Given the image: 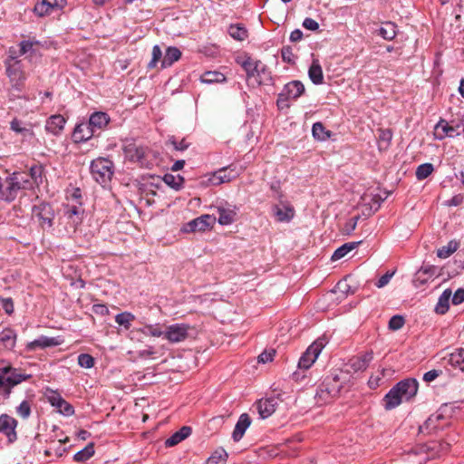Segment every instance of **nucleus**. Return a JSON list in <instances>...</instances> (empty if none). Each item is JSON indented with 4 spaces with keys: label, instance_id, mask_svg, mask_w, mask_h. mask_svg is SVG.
<instances>
[{
    "label": "nucleus",
    "instance_id": "obj_48",
    "mask_svg": "<svg viewBox=\"0 0 464 464\" xmlns=\"http://www.w3.org/2000/svg\"><path fill=\"white\" fill-rule=\"evenodd\" d=\"M197 220H198V227L199 228V231H204L207 228L212 227L216 218L210 215H202V216L197 218Z\"/></svg>",
    "mask_w": 464,
    "mask_h": 464
},
{
    "label": "nucleus",
    "instance_id": "obj_42",
    "mask_svg": "<svg viewBox=\"0 0 464 464\" xmlns=\"http://www.w3.org/2000/svg\"><path fill=\"white\" fill-rule=\"evenodd\" d=\"M145 336L160 337L163 336V325L160 323L145 324L141 327Z\"/></svg>",
    "mask_w": 464,
    "mask_h": 464
},
{
    "label": "nucleus",
    "instance_id": "obj_28",
    "mask_svg": "<svg viewBox=\"0 0 464 464\" xmlns=\"http://www.w3.org/2000/svg\"><path fill=\"white\" fill-rule=\"evenodd\" d=\"M180 57L181 52L179 48L174 46L168 47L161 61V67L167 68L171 66L175 62L179 61Z\"/></svg>",
    "mask_w": 464,
    "mask_h": 464
},
{
    "label": "nucleus",
    "instance_id": "obj_13",
    "mask_svg": "<svg viewBox=\"0 0 464 464\" xmlns=\"http://www.w3.org/2000/svg\"><path fill=\"white\" fill-rule=\"evenodd\" d=\"M346 381L347 373L339 371L338 372H332L331 375L325 377L321 385L324 386L332 393V396L337 397Z\"/></svg>",
    "mask_w": 464,
    "mask_h": 464
},
{
    "label": "nucleus",
    "instance_id": "obj_4",
    "mask_svg": "<svg viewBox=\"0 0 464 464\" xmlns=\"http://www.w3.org/2000/svg\"><path fill=\"white\" fill-rule=\"evenodd\" d=\"M30 378V374L21 373L11 366L0 368V394L8 396L14 386Z\"/></svg>",
    "mask_w": 464,
    "mask_h": 464
},
{
    "label": "nucleus",
    "instance_id": "obj_62",
    "mask_svg": "<svg viewBox=\"0 0 464 464\" xmlns=\"http://www.w3.org/2000/svg\"><path fill=\"white\" fill-rule=\"evenodd\" d=\"M169 141L173 145L175 150L180 151L187 150L189 146V143L185 139H182L181 140L178 141L173 138Z\"/></svg>",
    "mask_w": 464,
    "mask_h": 464
},
{
    "label": "nucleus",
    "instance_id": "obj_30",
    "mask_svg": "<svg viewBox=\"0 0 464 464\" xmlns=\"http://www.w3.org/2000/svg\"><path fill=\"white\" fill-rule=\"evenodd\" d=\"M312 134L315 140L325 141L332 137L333 132L329 130H326L324 124L318 121L313 124Z\"/></svg>",
    "mask_w": 464,
    "mask_h": 464
},
{
    "label": "nucleus",
    "instance_id": "obj_56",
    "mask_svg": "<svg viewBox=\"0 0 464 464\" xmlns=\"http://www.w3.org/2000/svg\"><path fill=\"white\" fill-rule=\"evenodd\" d=\"M27 175V179L30 178L33 179L34 184H38L42 179V169L39 166H33L30 169L29 174Z\"/></svg>",
    "mask_w": 464,
    "mask_h": 464
},
{
    "label": "nucleus",
    "instance_id": "obj_38",
    "mask_svg": "<svg viewBox=\"0 0 464 464\" xmlns=\"http://www.w3.org/2000/svg\"><path fill=\"white\" fill-rule=\"evenodd\" d=\"M218 222L221 225H230L235 221L236 212L229 208H218Z\"/></svg>",
    "mask_w": 464,
    "mask_h": 464
},
{
    "label": "nucleus",
    "instance_id": "obj_29",
    "mask_svg": "<svg viewBox=\"0 0 464 464\" xmlns=\"http://www.w3.org/2000/svg\"><path fill=\"white\" fill-rule=\"evenodd\" d=\"M308 76L314 84L324 82V73L318 60H314L308 70Z\"/></svg>",
    "mask_w": 464,
    "mask_h": 464
},
{
    "label": "nucleus",
    "instance_id": "obj_23",
    "mask_svg": "<svg viewBox=\"0 0 464 464\" xmlns=\"http://www.w3.org/2000/svg\"><path fill=\"white\" fill-rule=\"evenodd\" d=\"M272 211L278 222H289L295 216V209L288 203L275 205Z\"/></svg>",
    "mask_w": 464,
    "mask_h": 464
},
{
    "label": "nucleus",
    "instance_id": "obj_55",
    "mask_svg": "<svg viewBox=\"0 0 464 464\" xmlns=\"http://www.w3.org/2000/svg\"><path fill=\"white\" fill-rule=\"evenodd\" d=\"M162 52L159 45H154L152 48V58L149 63V68H154L157 63L161 59Z\"/></svg>",
    "mask_w": 464,
    "mask_h": 464
},
{
    "label": "nucleus",
    "instance_id": "obj_45",
    "mask_svg": "<svg viewBox=\"0 0 464 464\" xmlns=\"http://www.w3.org/2000/svg\"><path fill=\"white\" fill-rule=\"evenodd\" d=\"M358 243H346L338 247L332 256V260H339L346 256L350 251H352Z\"/></svg>",
    "mask_w": 464,
    "mask_h": 464
},
{
    "label": "nucleus",
    "instance_id": "obj_24",
    "mask_svg": "<svg viewBox=\"0 0 464 464\" xmlns=\"http://www.w3.org/2000/svg\"><path fill=\"white\" fill-rule=\"evenodd\" d=\"M96 135L92 128L87 123H79L75 126L73 132H72V140L76 143H81L89 140Z\"/></svg>",
    "mask_w": 464,
    "mask_h": 464
},
{
    "label": "nucleus",
    "instance_id": "obj_52",
    "mask_svg": "<svg viewBox=\"0 0 464 464\" xmlns=\"http://www.w3.org/2000/svg\"><path fill=\"white\" fill-rule=\"evenodd\" d=\"M47 400L51 403L52 406L57 409L58 406L64 400L61 394L55 391H50L47 394Z\"/></svg>",
    "mask_w": 464,
    "mask_h": 464
},
{
    "label": "nucleus",
    "instance_id": "obj_25",
    "mask_svg": "<svg viewBox=\"0 0 464 464\" xmlns=\"http://www.w3.org/2000/svg\"><path fill=\"white\" fill-rule=\"evenodd\" d=\"M251 424V419L247 413H243L239 416L238 420L235 426L232 433V438L235 441H239L244 436L246 429Z\"/></svg>",
    "mask_w": 464,
    "mask_h": 464
},
{
    "label": "nucleus",
    "instance_id": "obj_27",
    "mask_svg": "<svg viewBox=\"0 0 464 464\" xmlns=\"http://www.w3.org/2000/svg\"><path fill=\"white\" fill-rule=\"evenodd\" d=\"M190 433L191 428L183 426L179 430L176 431L169 439L166 440L165 445L167 447H173L187 439Z\"/></svg>",
    "mask_w": 464,
    "mask_h": 464
},
{
    "label": "nucleus",
    "instance_id": "obj_50",
    "mask_svg": "<svg viewBox=\"0 0 464 464\" xmlns=\"http://www.w3.org/2000/svg\"><path fill=\"white\" fill-rule=\"evenodd\" d=\"M78 364L86 369L92 368L94 366V358L88 353H81L78 356Z\"/></svg>",
    "mask_w": 464,
    "mask_h": 464
},
{
    "label": "nucleus",
    "instance_id": "obj_20",
    "mask_svg": "<svg viewBox=\"0 0 464 464\" xmlns=\"http://www.w3.org/2000/svg\"><path fill=\"white\" fill-rule=\"evenodd\" d=\"M65 122L66 120L63 115H52L46 121L45 130L54 136H58L64 129Z\"/></svg>",
    "mask_w": 464,
    "mask_h": 464
},
{
    "label": "nucleus",
    "instance_id": "obj_18",
    "mask_svg": "<svg viewBox=\"0 0 464 464\" xmlns=\"http://www.w3.org/2000/svg\"><path fill=\"white\" fill-rule=\"evenodd\" d=\"M398 392L405 401H409L416 395L418 392V382L415 379H405L396 384Z\"/></svg>",
    "mask_w": 464,
    "mask_h": 464
},
{
    "label": "nucleus",
    "instance_id": "obj_63",
    "mask_svg": "<svg viewBox=\"0 0 464 464\" xmlns=\"http://www.w3.org/2000/svg\"><path fill=\"white\" fill-rule=\"evenodd\" d=\"M303 26L310 31H316L319 28V24L313 18L306 17L303 22Z\"/></svg>",
    "mask_w": 464,
    "mask_h": 464
},
{
    "label": "nucleus",
    "instance_id": "obj_15",
    "mask_svg": "<svg viewBox=\"0 0 464 464\" xmlns=\"http://www.w3.org/2000/svg\"><path fill=\"white\" fill-rule=\"evenodd\" d=\"M373 358L372 352H366L364 353L358 354L356 356L349 359L348 362L345 364V372H357L361 371H364L369 366V363L372 362Z\"/></svg>",
    "mask_w": 464,
    "mask_h": 464
},
{
    "label": "nucleus",
    "instance_id": "obj_53",
    "mask_svg": "<svg viewBox=\"0 0 464 464\" xmlns=\"http://www.w3.org/2000/svg\"><path fill=\"white\" fill-rule=\"evenodd\" d=\"M404 318L401 315H393L389 321V328L396 331L404 325Z\"/></svg>",
    "mask_w": 464,
    "mask_h": 464
},
{
    "label": "nucleus",
    "instance_id": "obj_58",
    "mask_svg": "<svg viewBox=\"0 0 464 464\" xmlns=\"http://www.w3.org/2000/svg\"><path fill=\"white\" fill-rule=\"evenodd\" d=\"M281 55L284 62L288 63H295V55L293 53L292 48L289 46L283 47L281 50Z\"/></svg>",
    "mask_w": 464,
    "mask_h": 464
},
{
    "label": "nucleus",
    "instance_id": "obj_41",
    "mask_svg": "<svg viewBox=\"0 0 464 464\" xmlns=\"http://www.w3.org/2000/svg\"><path fill=\"white\" fill-rule=\"evenodd\" d=\"M53 10L52 4H50V1L48 0H41L37 2L34 8V14L40 17L50 14Z\"/></svg>",
    "mask_w": 464,
    "mask_h": 464
},
{
    "label": "nucleus",
    "instance_id": "obj_31",
    "mask_svg": "<svg viewBox=\"0 0 464 464\" xmlns=\"http://www.w3.org/2000/svg\"><path fill=\"white\" fill-rule=\"evenodd\" d=\"M451 290L446 289L439 297L438 303L435 306V312L439 314H444L450 308V299L451 297Z\"/></svg>",
    "mask_w": 464,
    "mask_h": 464
},
{
    "label": "nucleus",
    "instance_id": "obj_51",
    "mask_svg": "<svg viewBox=\"0 0 464 464\" xmlns=\"http://www.w3.org/2000/svg\"><path fill=\"white\" fill-rule=\"evenodd\" d=\"M17 414L23 419H27L31 414V404L28 401H23L16 408Z\"/></svg>",
    "mask_w": 464,
    "mask_h": 464
},
{
    "label": "nucleus",
    "instance_id": "obj_8",
    "mask_svg": "<svg viewBox=\"0 0 464 464\" xmlns=\"http://www.w3.org/2000/svg\"><path fill=\"white\" fill-rule=\"evenodd\" d=\"M304 92V86L300 81L286 83L278 95L277 105L280 108L289 107L288 102L298 99Z\"/></svg>",
    "mask_w": 464,
    "mask_h": 464
},
{
    "label": "nucleus",
    "instance_id": "obj_7",
    "mask_svg": "<svg viewBox=\"0 0 464 464\" xmlns=\"http://www.w3.org/2000/svg\"><path fill=\"white\" fill-rule=\"evenodd\" d=\"M464 117V115H463ZM435 136L437 140L445 137L454 138L464 133V118L460 121H450L440 119L435 126Z\"/></svg>",
    "mask_w": 464,
    "mask_h": 464
},
{
    "label": "nucleus",
    "instance_id": "obj_22",
    "mask_svg": "<svg viewBox=\"0 0 464 464\" xmlns=\"http://www.w3.org/2000/svg\"><path fill=\"white\" fill-rule=\"evenodd\" d=\"M111 119L106 112H93L89 119L88 124L96 134L97 131L102 130L110 122Z\"/></svg>",
    "mask_w": 464,
    "mask_h": 464
},
{
    "label": "nucleus",
    "instance_id": "obj_1",
    "mask_svg": "<svg viewBox=\"0 0 464 464\" xmlns=\"http://www.w3.org/2000/svg\"><path fill=\"white\" fill-rule=\"evenodd\" d=\"M5 67L6 76L11 84L8 91L9 100L14 101L20 98L29 100L28 97L19 94L24 88L27 76L22 61L17 59L16 51L13 48L9 49L8 57L5 61Z\"/></svg>",
    "mask_w": 464,
    "mask_h": 464
},
{
    "label": "nucleus",
    "instance_id": "obj_40",
    "mask_svg": "<svg viewBox=\"0 0 464 464\" xmlns=\"http://www.w3.org/2000/svg\"><path fill=\"white\" fill-rule=\"evenodd\" d=\"M163 181L169 186L170 188L179 190L182 188L184 183V178L179 175H173L170 173H167L163 177Z\"/></svg>",
    "mask_w": 464,
    "mask_h": 464
},
{
    "label": "nucleus",
    "instance_id": "obj_43",
    "mask_svg": "<svg viewBox=\"0 0 464 464\" xmlns=\"http://www.w3.org/2000/svg\"><path fill=\"white\" fill-rule=\"evenodd\" d=\"M94 444L91 442L82 450L75 453L73 456V459L78 462H84L88 460L91 457H92L94 455Z\"/></svg>",
    "mask_w": 464,
    "mask_h": 464
},
{
    "label": "nucleus",
    "instance_id": "obj_11",
    "mask_svg": "<svg viewBox=\"0 0 464 464\" xmlns=\"http://www.w3.org/2000/svg\"><path fill=\"white\" fill-rule=\"evenodd\" d=\"M190 327L186 324H173L163 329V337L171 343H181L188 336Z\"/></svg>",
    "mask_w": 464,
    "mask_h": 464
},
{
    "label": "nucleus",
    "instance_id": "obj_60",
    "mask_svg": "<svg viewBox=\"0 0 464 464\" xmlns=\"http://www.w3.org/2000/svg\"><path fill=\"white\" fill-rule=\"evenodd\" d=\"M38 44L37 41H22L20 43V51H19V54L20 55H24L25 53H27L28 52H31L32 49H33V46L34 44Z\"/></svg>",
    "mask_w": 464,
    "mask_h": 464
},
{
    "label": "nucleus",
    "instance_id": "obj_59",
    "mask_svg": "<svg viewBox=\"0 0 464 464\" xmlns=\"http://www.w3.org/2000/svg\"><path fill=\"white\" fill-rule=\"evenodd\" d=\"M128 336L131 341L142 342L145 334H143L141 327H140L130 330Z\"/></svg>",
    "mask_w": 464,
    "mask_h": 464
},
{
    "label": "nucleus",
    "instance_id": "obj_54",
    "mask_svg": "<svg viewBox=\"0 0 464 464\" xmlns=\"http://www.w3.org/2000/svg\"><path fill=\"white\" fill-rule=\"evenodd\" d=\"M57 411L64 416H72L74 414V409L72 404L67 402L65 400L62 401L60 406L57 407Z\"/></svg>",
    "mask_w": 464,
    "mask_h": 464
},
{
    "label": "nucleus",
    "instance_id": "obj_16",
    "mask_svg": "<svg viewBox=\"0 0 464 464\" xmlns=\"http://www.w3.org/2000/svg\"><path fill=\"white\" fill-rule=\"evenodd\" d=\"M17 426V420L7 415H0V432L5 434L9 442H14L17 440V434L15 428Z\"/></svg>",
    "mask_w": 464,
    "mask_h": 464
},
{
    "label": "nucleus",
    "instance_id": "obj_32",
    "mask_svg": "<svg viewBox=\"0 0 464 464\" xmlns=\"http://www.w3.org/2000/svg\"><path fill=\"white\" fill-rule=\"evenodd\" d=\"M15 339L16 334L10 328H5L0 332V344H2L6 349L11 350L14 347Z\"/></svg>",
    "mask_w": 464,
    "mask_h": 464
},
{
    "label": "nucleus",
    "instance_id": "obj_33",
    "mask_svg": "<svg viewBox=\"0 0 464 464\" xmlns=\"http://www.w3.org/2000/svg\"><path fill=\"white\" fill-rule=\"evenodd\" d=\"M200 81L207 84L219 83L226 82V76L218 71H208L200 76Z\"/></svg>",
    "mask_w": 464,
    "mask_h": 464
},
{
    "label": "nucleus",
    "instance_id": "obj_21",
    "mask_svg": "<svg viewBox=\"0 0 464 464\" xmlns=\"http://www.w3.org/2000/svg\"><path fill=\"white\" fill-rule=\"evenodd\" d=\"M10 130L16 134H20L23 139H31L34 136L32 124L25 123L17 118H14L11 121Z\"/></svg>",
    "mask_w": 464,
    "mask_h": 464
},
{
    "label": "nucleus",
    "instance_id": "obj_19",
    "mask_svg": "<svg viewBox=\"0 0 464 464\" xmlns=\"http://www.w3.org/2000/svg\"><path fill=\"white\" fill-rule=\"evenodd\" d=\"M443 419L444 417L440 413L431 414L426 421L420 426V432L430 434L442 429L444 424H440V420Z\"/></svg>",
    "mask_w": 464,
    "mask_h": 464
},
{
    "label": "nucleus",
    "instance_id": "obj_17",
    "mask_svg": "<svg viewBox=\"0 0 464 464\" xmlns=\"http://www.w3.org/2000/svg\"><path fill=\"white\" fill-rule=\"evenodd\" d=\"M63 341L60 337H48L44 335L39 336L37 339L29 342L26 344V350L29 352L35 351L37 349H45L48 347H54L62 344Z\"/></svg>",
    "mask_w": 464,
    "mask_h": 464
},
{
    "label": "nucleus",
    "instance_id": "obj_39",
    "mask_svg": "<svg viewBox=\"0 0 464 464\" xmlns=\"http://www.w3.org/2000/svg\"><path fill=\"white\" fill-rule=\"evenodd\" d=\"M135 320V315L130 312H122L115 316V322L122 326L125 330H129L131 323Z\"/></svg>",
    "mask_w": 464,
    "mask_h": 464
},
{
    "label": "nucleus",
    "instance_id": "obj_12",
    "mask_svg": "<svg viewBox=\"0 0 464 464\" xmlns=\"http://www.w3.org/2000/svg\"><path fill=\"white\" fill-rule=\"evenodd\" d=\"M280 394L262 398L257 401L254 407L256 409L260 418L266 419L270 417L276 410L279 401H282Z\"/></svg>",
    "mask_w": 464,
    "mask_h": 464
},
{
    "label": "nucleus",
    "instance_id": "obj_49",
    "mask_svg": "<svg viewBox=\"0 0 464 464\" xmlns=\"http://www.w3.org/2000/svg\"><path fill=\"white\" fill-rule=\"evenodd\" d=\"M315 397L317 398V401L321 403H327L335 398V396H332V393L321 384L317 389Z\"/></svg>",
    "mask_w": 464,
    "mask_h": 464
},
{
    "label": "nucleus",
    "instance_id": "obj_6",
    "mask_svg": "<svg viewBox=\"0 0 464 464\" xmlns=\"http://www.w3.org/2000/svg\"><path fill=\"white\" fill-rule=\"evenodd\" d=\"M26 177L24 173L14 172L6 179L5 200H14L19 190L27 189L33 186Z\"/></svg>",
    "mask_w": 464,
    "mask_h": 464
},
{
    "label": "nucleus",
    "instance_id": "obj_61",
    "mask_svg": "<svg viewBox=\"0 0 464 464\" xmlns=\"http://www.w3.org/2000/svg\"><path fill=\"white\" fill-rule=\"evenodd\" d=\"M394 273H395L394 271H392V272L388 271L387 273H385L382 276H381L379 278V280L376 282L375 285L378 288H382V287L385 286L390 282V280L393 276Z\"/></svg>",
    "mask_w": 464,
    "mask_h": 464
},
{
    "label": "nucleus",
    "instance_id": "obj_64",
    "mask_svg": "<svg viewBox=\"0 0 464 464\" xmlns=\"http://www.w3.org/2000/svg\"><path fill=\"white\" fill-rule=\"evenodd\" d=\"M463 302H464V289L459 288L455 292V294L452 296V304L457 305Z\"/></svg>",
    "mask_w": 464,
    "mask_h": 464
},
{
    "label": "nucleus",
    "instance_id": "obj_2",
    "mask_svg": "<svg viewBox=\"0 0 464 464\" xmlns=\"http://www.w3.org/2000/svg\"><path fill=\"white\" fill-rule=\"evenodd\" d=\"M246 74V80L256 85L269 84L272 82L271 72L267 66L259 60L246 56L243 60L237 59Z\"/></svg>",
    "mask_w": 464,
    "mask_h": 464
},
{
    "label": "nucleus",
    "instance_id": "obj_3",
    "mask_svg": "<svg viewBox=\"0 0 464 464\" xmlns=\"http://www.w3.org/2000/svg\"><path fill=\"white\" fill-rule=\"evenodd\" d=\"M123 153L127 160L141 168L151 169L156 164V153L148 147L129 143L123 147Z\"/></svg>",
    "mask_w": 464,
    "mask_h": 464
},
{
    "label": "nucleus",
    "instance_id": "obj_26",
    "mask_svg": "<svg viewBox=\"0 0 464 464\" xmlns=\"http://www.w3.org/2000/svg\"><path fill=\"white\" fill-rule=\"evenodd\" d=\"M402 401L403 398L401 397L400 392H398V388L395 385L383 398L384 408L386 410L394 409L395 407L399 406Z\"/></svg>",
    "mask_w": 464,
    "mask_h": 464
},
{
    "label": "nucleus",
    "instance_id": "obj_35",
    "mask_svg": "<svg viewBox=\"0 0 464 464\" xmlns=\"http://www.w3.org/2000/svg\"><path fill=\"white\" fill-rule=\"evenodd\" d=\"M379 35L388 41L393 40L397 35V25L390 21L383 23V25L379 29Z\"/></svg>",
    "mask_w": 464,
    "mask_h": 464
},
{
    "label": "nucleus",
    "instance_id": "obj_34",
    "mask_svg": "<svg viewBox=\"0 0 464 464\" xmlns=\"http://www.w3.org/2000/svg\"><path fill=\"white\" fill-rule=\"evenodd\" d=\"M448 362L464 372V349L459 348L449 355Z\"/></svg>",
    "mask_w": 464,
    "mask_h": 464
},
{
    "label": "nucleus",
    "instance_id": "obj_47",
    "mask_svg": "<svg viewBox=\"0 0 464 464\" xmlns=\"http://www.w3.org/2000/svg\"><path fill=\"white\" fill-rule=\"evenodd\" d=\"M434 170V167L431 163L420 164L415 172L418 180H423L428 178Z\"/></svg>",
    "mask_w": 464,
    "mask_h": 464
},
{
    "label": "nucleus",
    "instance_id": "obj_44",
    "mask_svg": "<svg viewBox=\"0 0 464 464\" xmlns=\"http://www.w3.org/2000/svg\"><path fill=\"white\" fill-rule=\"evenodd\" d=\"M69 441V439L66 437L63 440H59L56 443H53L49 446V448L45 450V455L51 456L53 452L56 457H62L63 453L66 451V449L63 447V444Z\"/></svg>",
    "mask_w": 464,
    "mask_h": 464
},
{
    "label": "nucleus",
    "instance_id": "obj_46",
    "mask_svg": "<svg viewBox=\"0 0 464 464\" xmlns=\"http://www.w3.org/2000/svg\"><path fill=\"white\" fill-rule=\"evenodd\" d=\"M458 246L459 245L457 242L450 241L446 246L438 249L437 256L440 258H447L458 249Z\"/></svg>",
    "mask_w": 464,
    "mask_h": 464
},
{
    "label": "nucleus",
    "instance_id": "obj_57",
    "mask_svg": "<svg viewBox=\"0 0 464 464\" xmlns=\"http://www.w3.org/2000/svg\"><path fill=\"white\" fill-rule=\"evenodd\" d=\"M276 355V350L275 349H268L265 350L261 354L258 356V362L266 363L268 362H272L274 357Z\"/></svg>",
    "mask_w": 464,
    "mask_h": 464
},
{
    "label": "nucleus",
    "instance_id": "obj_5",
    "mask_svg": "<svg viewBox=\"0 0 464 464\" xmlns=\"http://www.w3.org/2000/svg\"><path fill=\"white\" fill-rule=\"evenodd\" d=\"M91 174L96 182L104 186L111 181L114 173V164L106 158H98L92 161Z\"/></svg>",
    "mask_w": 464,
    "mask_h": 464
},
{
    "label": "nucleus",
    "instance_id": "obj_36",
    "mask_svg": "<svg viewBox=\"0 0 464 464\" xmlns=\"http://www.w3.org/2000/svg\"><path fill=\"white\" fill-rule=\"evenodd\" d=\"M392 139V132L390 129L378 130V147L380 150H385L389 148Z\"/></svg>",
    "mask_w": 464,
    "mask_h": 464
},
{
    "label": "nucleus",
    "instance_id": "obj_10",
    "mask_svg": "<svg viewBox=\"0 0 464 464\" xmlns=\"http://www.w3.org/2000/svg\"><path fill=\"white\" fill-rule=\"evenodd\" d=\"M324 347V343L323 340L314 342L302 354L298 362V367L304 370L309 369L314 363Z\"/></svg>",
    "mask_w": 464,
    "mask_h": 464
},
{
    "label": "nucleus",
    "instance_id": "obj_9",
    "mask_svg": "<svg viewBox=\"0 0 464 464\" xmlns=\"http://www.w3.org/2000/svg\"><path fill=\"white\" fill-rule=\"evenodd\" d=\"M32 215L44 229L52 227L54 212L50 204L42 202L39 205L34 206Z\"/></svg>",
    "mask_w": 464,
    "mask_h": 464
},
{
    "label": "nucleus",
    "instance_id": "obj_14",
    "mask_svg": "<svg viewBox=\"0 0 464 464\" xmlns=\"http://www.w3.org/2000/svg\"><path fill=\"white\" fill-rule=\"evenodd\" d=\"M239 176V172L232 168V165L224 167L215 171L209 178L208 182L212 186H219L229 182Z\"/></svg>",
    "mask_w": 464,
    "mask_h": 464
},
{
    "label": "nucleus",
    "instance_id": "obj_37",
    "mask_svg": "<svg viewBox=\"0 0 464 464\" xmlns=\"http://www.w3.org/2000/svg\"><path fill=\"white\" fill-rule=\"evenodd\" d=\"M228 34L237 41H244L248 36L246 28L240 24H231L228 27Z\"/></svg>",
    "mask_w": 464,
    "mask_h": 464
}]
</instances>
